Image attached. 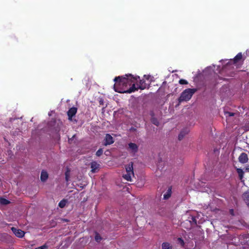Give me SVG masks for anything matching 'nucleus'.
Returning <instances> with one entry per match:
<instances>
[{
	"instance_id": "obj_24",
	"label": "nucleus",
	"mask_w": 249,
	"mask_h": 249,
	"mask_svg": "<svg viewBox=\"0 0 249 249\" xmlns=\"http://www.w3.org/2000/svg\"><path fill=\"white\" fill-rule=\"evenodd\" d=\"M190 222L191 223V224H194L196 225L197 224V221L195 217L192 216L191 220H190Z\"/></svg>"
},
{
	"instance_id": "obj_22",
	"label": "nucleus",
	"mask_w": 249,
	"mask_h": 249,
	"mask_svg": "<svg viewBox=\"0 0 249 249\" xmlns=\"http://www.w3.org/2000/svg\"><path fill=\"white\" fill-rule=\"evenodd\" d=\"M177 243L178 244H179L181 247H184L185 245V243L183 239L181 237H178L177 239Z\"/></svg>"
},
{
	"instance_id": "obj_7",
	"label": "nucleus",
	"mask_w": 249,
	"mask_h": 249,
	"mask_svg": "<svg viewBox=\"0 0 249 249\" xmlns=\"http://www.w3.org/2000/svg\"><path fill=\"white\" fill-rule=\"evenodd\" d=\"M248 160V156L246 153H242L238 157V161L242 164H245L247 163Z\"/></svg>"
},
{
	"instance_id": "obj_29",
	"label": "nucleus",
	"mask_w": 249,
	"mask_h": 249,
	"mask_svg": "<svg viewBox=\"0 0 249 249\" xmlns=\"http://www.w3.org/2000/svg\"><path fill=\"white\" fill-rule=\"evenodd\" d=\"M65 179L67 181L69 179V171L68 170L65 173Z\"/></svg>"
},
{
	"instance_id": "obj_13",
	"label": "nucleus",
	"mask_w": 249,
	"mask_h": 249,
	"mask_svg": "<svg viewBox=\"0 0 249 249\" xmlns=\"http://www.w3.org/2000/svg\"><path fill=\"white\" fill-rule=\"evenodd\" d=\"M242 197L244 201L248 205V203H249V191L244 192L242 194Z\"/></svg>"
},
{
	"instance_id": "obj_30",
	"label": "nucleus",
	"mask_w": 249,
	"mask_h": 249,
	"mask_svg": "<svg viewBox=\"0 0 249 249\" xmlns=\"http://www.w3.org/2000/svg\"><path fill=\"white\" fill-rule=\"evenodd\" d=\"M99 104L100 105H104V100L102 99H100L99 100Z\"/></svg>"
},
{
	"instance_id": "obj_18",
	"label": "nucleus",
	"mask_w": 249,
	"mask_h": 249,
	"mask_svg": "<svg viewBox=\"0 0 249 249\" xmlns=\"http://www.w3.org/2000/svg\"><path fill=\"white\" fill-rule=\"evenodd\" d=\"M161 249H173V247L168 242H163L161 244Z\"/></svg>"
},
{
	"instance_id": "obj_11",
	"label": "nucleus",
	"mask_w": 249,
	"mask_h": 249,
	"mask_svg": "<svg viewBox=\"0 0 249 249\" xmlns=\"http://www.w3.org/2000/svg\"><path fill=\"white\" fill-rule=\"evenodd\" d=\"M100 165L95 161H93L90 163L91 172L95 173L99 171Z\"/></svg>"
},
{
	"instance_id": "obj_4",
	"label": "nucleus",
	"mask_w": 249,
	"mask_h": 249,
	"mask_svg": "<svg viewBox=\"0 0 249 249\" xmlns=\"http://www.w3.org/2000/svg\"><path fill=\"white\" fill-rule=\"evenodd\" d=\"M139 79V84H137L138 87L136 88L137 90H138L139 89L143 90L146 88H148L149 85L146 83L145 80L144 79L140 80Z\"/></svg>"
},
{
	"instance_id": "obj_27",
	"label": "nucleus",
	"mask_w": 249,
	"mask_h": 249,
	"mask_svg": "<svg viewBox=\"0 0 249 249\" xmlns=\"http://www.w3.org/2000/svg\"><path fill=\"white\" fill-rule=\"evenodd\" d=\"M48 248V246L46 244H44L43 246L36 248L35 249H47Z\"/></svg>"
},
{
	"instance_id": "obj_26",
	"label": "nucleus",
	"mask_w": 249,
	"mask_h": 249,
	"mask_svg": "<svg viewBox=\"0 0 249 249\" xmlns=\"http://www.w3.org/2000/svg\"><path fill=\"white\" fill-rule=\"evenodd\" d=\"M179 83L181 85H186L188 83L186 80L181 79L179 80Z\"/></svg>"
},
{
	"instance_id": "obj_6",
	"label": "nucleus",
	"mask_w": 249,
	"mask_h": 249,
	"mask_svg": "<svg viewBox=\"0 0 249 249\" xmlns=\"http://www.w3.org/2000/svg\"><path fill=\"white\" fill-rule=\"evenodd\" d=\"M242 54L241 53H238L233 59H230V62L234 64L235 65H237L240 61H241L242 59Z\"/></svg>"
},
{
	"instance_id": "obj_12",
	"label": "nucleus",
	"mask_w": 249,
	"mask_h": 249,
	"mask_svg": "<svg viewBox=\"0 0 249 249\" xmlns=\"http://www.w3.org/2000/svg\"><path fill=\"white\" fill-rule=\"evenodd\" d=\"M150 115L151 116V123L157 126H159L160 124L158 120L154 117V113L153 111L150 112Z\"/></svg>"
},
{
	"instance_id": "obj_31",
	"label": "nucleus",
	"mask_w": 249,
	"mask_h": 249,
	"mask_svg": "<svg viewBox=\"0 0 249 249\" xmlns=\"http://www.w3.org/2000/svg\"><path fill=\"white\" fill-rule=\"evenodd\" d=\"M245 170L246 172H249V165L246 166Z\"/></svg>"
},
{
	"instance_id": "obj_23",
	"label": "nucleus",
	"mask_w": 249,
	"mask_h": 249,
	"mask_svg": "<svg viewBox=\"0 0 249 249\" xmlns=\"http://www.w3.org/2000/svg\"><path fill=\"white\" fill-rule=\"evenodd\" d=\"M8 235L6 233L0 234V240L1 241H4L5 239L7 238Z\"/></svg>"
},
{
	"instance_id": "obj_3",
	"label": "nucleus",
	"mask_w": 249,
	"mask_h": 249,
	"mask_svg": "<svg viewBox=\"0 0 249 249\" xmlns=\"http://www.w3.org/2000/svg\"><path fill=\"white\" fill-rule=\"evenodd\" d=\"M126 174L123 176L124 179L127 181L131 180V175L134 176L133 162H130L125 166Z\"/></svg>"
},
{
	"instance_id": "obj_21",
	"label": "nucleus",
	"mask_w": 249,
	"mask_h": 249,
	"mask_svg": "<svg viewBox=\"0 0 249 249\" xmlns=\"http://www.w3.org/2000/svg\"><path fill=\"white\" fill-rule=\"evenodd\" d=\"M67 202V200L65 199H63L59 202L58 206L60 208H63L66 206Z\"/></svg>"
},
{
	"instance_id": "obj_5",
	"label": "nucleus",
	"mask_w": 249,
	"mask_h": 249,
	"mask_svg": "<svg viewBox=\"0 0 249 249\" xmlns=\"http://www.w3.org/2000/svg\"><path fill=\"white\" fill-rule=\"evenodd\" d=\"M105 142L104 145L105 146H107L108 145H110L114 143V141L113 137L109 134H106L105 139H104Z\"/></svg>"
},
{
	"instance_id": "obj_2",
	"label": "nucleus",
	"mask_w": 249,
	"mask_h": 249,
	"mask_svg": "<svg viewBox=\"0 0 249 249\" xmlns=\"http://www.w3.org/2000/svg\"><path fill=\"white\" fill-rule=\"evenodd\" d=\"M196 89H187L184 90L181 94L179 98L178 99L179 103L183 101H189L193 95L196 92Z\"/></svg>"
},
{
	"instance_id": "obj_9",
	"label": "nucleus",
	"mask_w": 249,
	"mask_h": 249,
	"mask_svg": "<svg viewBox=\"0 0 249 249\" xmlns=\"http://www.w3.org/2000/svg\"><path fill=\"white\" fill-rule=\"evenodd\" d=\"M77 111V108L75 107L70 108L67 112L68 119L71 121L72 117L75 115Z\"/></svg>"
},
{
	"instance_id": "obj_25",
	"label": "nucleus",
	"mask_w": 249,
	"mask_h": 249,
	"mask_svg": "<svg viewBox=\"0 0 249 249\" xmlns=\"http://www.w3.org/2000/svg\"><path fill=\"white\" fill-rule=\"evenodd\" d=\"M103 149L102 148H100L96 152V155L97 157H100V156H101L103 154Z\"/></svg>"
},
{
	"instance_id": "obj_17",
	"label": "nucleus",
	"mask_w": 249,
	"mask_h": 249,
	"mask_svg": "<svg viewBox=\"0 0 249 249\" xmlns=\"http://www.w3.org/2000/svg\"><path fill=\"white\" fill-rule=\"evenodd\" d=\"M236 170L238 174V178H239V179L242 180V179L244 178V171L242 169L238 168H236Z\"/></svg>"
},
{
	"instance_id": "obj_10",
	"label": "nucleus",
	"mask_w": 249,
	"mask_h": 249,
	"mask_svg": "<svg viewBox=\"0 0 249 249\" xmlns=\"http://www.w3.org/2000/svg\"><path fill=\"white\" fill-rule=\"evenodd\" d=\"M128 149L131 151V153L135 154L138 151L139 147L136 143L130 142L128 143Z\"/></svg>"
},
{
	"instance_id": "obj_14",
	"label": "nucleus",
	"mask_w": 249,
	"mask_h": 249,
	"mask_svg": "<svg viewBox=\"0 0 249 249\" xmlns=\"http://www.w3.org/2000/svg\"><path fill=\"white\" fill-rule=\"evenodd\" d=\"M48 178V174L47 172L44 170H42L41 173L40 179L42 181L45 182Z\"/></svg>"
},
{
	"instance_id": "obj_1",
	"label": "nucleus",
	"mask_w": 249,
	"mask_h": 249,
	"mask_svg": "<svg viewBox=\"0 0 249 249\" xmlns=\"http://www.w3.org/2000/svg\"><path fill=\"white\" fill-rule=\"evenodd\" d=\"M139 78V76H134L131 74L116 77L114 80L115 82L114 86V90L119 93L133 92L137 90L135 83L138 82V79Z\"/></svg>"
},
{
	"instance_id": "obj_8",
	"label": "nucleus",
	"mask_w": 249,
	"mask_h": 249,
	"mask_svg": "<svg viewBox=\"0 0 249 249\" xmlns=\"http://www.w3.org/2000/svg\"><path fill=\"white\" fill-rule=\"evenodd\" d=\"M11 230L15 235L18 238H22L24 236L25 232L21 230L12 227Z\"/></svg>"
},
{
	"instance_id": "obj_16",
	"label": "nucleus",
	"mask_w": 249,
	"mask_h": 249,
	"mask_svg": "<svg viewBox=\"0 0 249 249\" xmlns=\"http://www.w3.org/2000/svg\"><path fill=\"white\" fill-rule=\"evenodd\" d=\"M172 194V187L168 188L167 192L163 195V198L164 199H168L170 197Z\"/></svg>"
},
{
	"instance_id": "obj_28",
	"label": "nucleus",
	"mask_w": 249,
	"mask_h": 249,
	"mask_svg": "<svg viewBox=\"0 0 249 249\" xmlns=\"http://www.w3.org/2000/svg\"><path fill=\"white\" fill-rule=\"evenodd\" d=\"M225 114L226 115V117L233 116L234 115V113L227 111L225 112Z\"/></svg>"
},
{
	"instance_id": "obj_19",
	"label": "nucleus",
	"mask_w": 249,
	"mask_h": 249,
	"mask_svg": "<svg viewBox=\"0 0 249 249\" xmlns=\"http://www.w3.org/2000/svg\"><path fill=\"white\" fill-rule=\"evenodd\" d=\"M10 203V201L8 199L2 197H0V204L3 205H6Z\"/></svg>"
},
{
	"instance_id": "obj_32",
	"label": "nucleus",
	"mask_w": 249,
	"mask_h": 249,
	"mask_svg": "<svg viewBox=\"0 0 249 249\" xmlns=\"http://www.w3.org/2000/svg\"><path fill=\"white\" fill-rule=\"evenodd\" d=\"M248 206L249 207V203H248Z\"/></svg>"
},
{
	"instance_id": "obj_20",
	"label": "nucleus",
	"mask_w": 249,
	"mask_h": 249,
	"mask_svg": "<svg viewBox=\"0 0 249 249\" xmlns=\"http://www.w3.org/2000/svg\"><path fill=\"white\" fill-rule=\"evenodd\" d=\"M102 239V237L100 235V234L98 233L97 231L95 232V240L98 242L99 243L101 242V241Z\"/></svg>"
},
{
	"instance_id": "obj_15",
	"label": "nucleus",
	"mask_w": 249,
	"mask_h": 249,
	"mask_svg": "<svg viewBox=\"0 0 249 249\" xmlns=\"http://www.w3.org/2000/svg\"><path fill=\"white\" fill-rule=\"evenodd\" d=\"M189 132L188 129L186 128L184 130H182L178 135V139L179 141L181 140L184 137V136L187 134Z\"/></svg>"
}]
</instances>
